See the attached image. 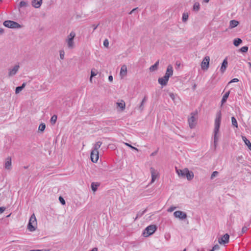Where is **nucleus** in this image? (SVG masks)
I'll list each match as a JSON object with an SVG mask.
<instances>
[{"mask_svg":"<svg viewBox=\"0 0 251 251\" xmlns=\"http://www.w3.org/2000/svg\"><path fill=\"white\" fill-rule=\"evenodd\" d=\"M221 121V111H219L217 113L216 117L215 120V127H214V142L215 144V146H216V144L218 140V134L219 131V129L220 127Z\"/></svg>","mask_w":251,"mask_h":251,"instance_id":"obj_1","label":"nucleus"},{"mask_svg":"<svg viewBox=\"0 0 251 251\" xmlns=\"http://www.w3.org/2000/svg\"><path fill=\"white\" fill-rule=\"evenodd\" d=\"M176 172L179 177L181 178H186L188 180H191L194 178V173L190 171L188 168L184 169H178L176 168Z\"/></svg>","mask_w":251,"mask_h":251,"instance_id":"obj_2","label":"nucleus"},{"mask_svg":"<svg viewBox=\"0 0 251 251\" xmlns=\"http://www.w3.org/2000/svg\"><path fill=\"white\" fill-rule=\"evenodd\" d=\"M76 34L75 32L72 31L70 32L66 39V43H67V47L70 50H72L75 47V44L74 42V38L75 37Z\"/></svg>","mask_w":251,"mask_h":251,"instance_id":"obj_3","label":"nucleus"},{"mask_svg":"<svg viewBox=\"0 0 251 251\" xmlns=\"http://www.w3.org/2000/svg\"><path fill=\"white\" fill-rule=\"evenodd\" d=\"M37 225L36 217L34 214H33L30 217L27 225V228L30 231H34L36 229Z\"/></svg>","mask_w":251,"mask_h":251,"instance_id":"obj_4","label":"nucleus"},{"mask_svg":"<svg viewBox=\"0 0 251 251\" xmlns=\"http://www.w3.org/2000/svg\"><path fill=\"white\" fill-rule=\"evenodd\" d=\"M3 25L5 27L10 28H20L22 27V25H21L16 22L11 20L4 21Z\"/></svg>","mask_w":251,"mask_h":251,"instance_id":"obj_5","label":"nucleus"},{"mask_svg":"<svg viewBox=\"0 0 251 251\" xmlns=\"http://www.w3.org/2000/svg\"><path fill=\"white\" fill-rule=\"evenodd\" d=\"M156 230V226L155 225H150L145 228L143 233L145 236L147 237L152 234Z\"/></svg>","mask_w":251,"mask_h":251,"instance_id":"obj_6","label":"nucleus"},{"mask_svg":"<svg viewBox=\"0 0 251 251\" xmlns=\"http://www.w3.org/2000/svg\"><path fill=\"white\" fill-rule=\"evenodd\" d=\"M210 57L206 56L201 63V68L203 70H207L209 66Z\"/></svg>","mask_w":251,"mask_h":251,"instance_id":"obj_7","label":"nucleus"},{"mask_svg":"<svg viewBox=\"0 0 251 251\" xmlns=\"http://www.w3.org/2000/svg\"><path fill=\"white\" fill-rule=\"evenodd\" d=\"M196 114L197 112L196 113H191V116L188 120L189 126L191 128H193L196 126V119L195 118V115Z\"/></svg>","mask_w":251,"mask_h":251,"instance_id":"obj_8","label":"nucleus"},{"mask_svg":"<svg viewBox=\"0 0 251 251\" xmlns=\"http://www.w3.org/2000/svg\"><path fill=\"white\" fill-rule=\"evenodd\" d=\"M174 215L176 218H179L180 220H184L187 217V214L185 212L182 211H176L174 213Z\"/></svg>","mask_w":251,"mask_h":251,"instance_id":"obj_9","label":"nucleus"},{"mask_svg":"<svg viewBox=\"0 0 251 251\" xmlns=\"http://www.w3.org/2000/svg\"><path fill=\"white\" fill-rule=\"evenodd\" d=\"M20 68V66L19 65H16L14 66L13 68H10L8 69V76L11 77L15 75L17 73L19 69Z\"/></svg>","mask_w":251,"mask_h":251,"instance_id":"obj_10","label":"nucleus"},{"mask_svg":"<svg viewBox=\"0 0 251 251\" xmlns=\"http://www.w3.org/2000/svg\"><path fill=\"white\" fill-rule=\"evenodd\" d=\"M229 239V235L226 233L221 238H219L218 242L220 244H226L228 243Z\"/></svg>","mask_w":251,"mask_h":251,"instance_id":"obj_11","label":"nucleus"},{"mask_svg":"<svg viewBox=\"0 0 251 251\" xmlns=\"http://www.w3.org/2000/svg\"><path fill=\"white\" fill-rule=\"evenodd\" d=\"M99 159V151H92L91 153V159L94 163H96Z\"/></svg>","mask_w":251,"mask_h":251,"instance_id":"obj_12","label":"nucleus"},{"mask_svg":"<svg viewBox=\"0 0 251 251\" xmlns=\"http://www.w3.org/2000/svg\"><path fill=\"white\" fill-rule=\"evenodd\" d=\"M173 74V67L171 65H169L167 67V70L166 73L164 75V76L169 79V77H171Z\"/></svg>","mask_w":251,"mask_h":251,"instance_id":"obj_13","label":"nucleus"},{"mask_svg":"<svg viewBox=\"0 0 251 251\" xmlns=\"http://www.w3.org/2000/svg\"><path fill=\"white\" fill-rule=\"evenodd\" d=\"M127 75V67L126 65L122 66L120 70V75L121 78H123Z\"/></svg>","mask_w":251,"mask_h":251,"instance_id":"obj_14","label":"nucleus"},{"mask_svg":"<svg viewBox=\"0 0 251 251\" xmlns=\"http://www.w3.org/2000/svg\"><path fill=\"white\" fill-rule=\"evenodd\" d=\"M168 80L169 79L164 76L159 78L158 79V83L163 86L167 85Z\"/></svg>","mask_w":251,"mask_h":251,"instance_id":"obj_15","label":"nucleus"},{"mask_svg":"<svg viewBox=\"0 0 251 251\" xmlns=\"http://www.w3.org/2000/svg\"><path fill=\"white\" fill-rule=\"evenodd\" d=\"M42 3V0H32L31 2L32 5L36 8H40Z\"/></svg>","mask_w":251,"mask_h":251,"instance_id":"obj_16","label":"nucleus"},{"mask_svg":"<svg viewBox=\"0 0 251 251\" xmlns=\"http://www.w3.org/2000/svg\"><path fill=\"white\" fill-rule=\"evenodd\" d=\"M4 167L7 170H10L11 169V158L8 157L5 160Z\"/></svg>","mask_w":251,"mask_h":251,"instance_id":"obj_17","label":"nucleus"},{"mask_svg":"<svg viewBox=\"0 0 251 251\" xmlns=\"http://www.w3.org/2000/svg\"><path fill=\"white\" fill-rule=\"evenodd\" d=\"M228 64V62L227 60V58H226L223 61V63L222 64V66L221 67L220 71L221 72L223 73L226 71L227 66Z\"/></svg>","mask_w":251,"mask_h":251,"instance_id":"obj_18","label":"nucleus"},{"mask_svg":"<svg viewBox=\"0 0 251 251\" xmlns=\"http://www.w3.org/2000/svg\"><path fill=\"white\" fill-rule=\"evenodd\" d=\"M150 170H151V182H153L155 181V180L156 179L157 175V174L155 172V170L154 168L151 167Z\"/></svg>","mask_w":251,"mask_h":251,"instance_id":"obj_19","label":"nucleus"},{"mask_svg":"<svg viewBox=\"0 0 251 251\" xmlns=\"http://www.w3.org/2000/svg\"><path fill=\"white\" fill-rule=\"evenodd\" d=\"M159 63V61H157L155 64L150 67V70L151 72L155 71L157 69Z\"/></svg>","mask_w":251,"mask_h":251,"instance_id":"obj_20","label":"nucleus"},{"mask_svg":"<svg viewBox=\"0 0 251 251\" xmlns=\"http://www.w3.org/2000/svg\"><path fill=\"white\" fill-rule=\"evenodd\" d=\"M239 22L237 21L233 20H231L229 23V27L230 28H234L238 25Z\"/></svg>","mask_w":251,"mask_h":251,"instance_id":"obj_21","label":"nucleus"},{"mask_svg":"<svg viewBox=\"0 0 251 251\" xmlns=\"http://www.w3.org/2000/svg\"><path fill=\"white\" fill-rule=\"evenodd\" d=\"M242 139L250 150L251 151V143L250 141L245 136H242Z\"/></svg>","mask_w":251,"mask_h":251,"instance_id":"obj_22","label":"nucleus"},{"mask_svg":"<svg viewBox=\"0 0 251 251\" xmlns=\"http://www.w3.org/2000/svg\"><path fill=\"white\" fill-rule=\"evenodd\" d=\"M229 91L226 92L224 94V95L223 96L222 99L221 100L222 104H223L226 101V100L229 96Z\"/></svg>","mask_w":251,"mask_h":251,"instance_id":"obj_23","label":"nucleus"},{"mask_svg":"<svg viewBox=\"0 0 251 251\" xmlns=\"http://www.w3.org/2000/svg\"><path fill=\"white\" fill-rule=\"evenodd\" d=\"M100 186V183L98 182H92L91 185V188L94 192L97 191L98 187Z\"/></svg>","mask_w":251,"mask_h":251,"instance_id":"obj_24","label":"nucleus"},{"mask_svg":"<svg viewBox=\"0 0 251 251\" xmlns=\"http://www.w3.org/2000/svg\"><path fill=\"white\" fill-rule=\"evenodd\" d=\"M101 144L102 142H101L100 141H98L96 142L94 146V149L92 151H98V150L100 147Z\"/></svg>","mask_w":251,"mask_h":251,"instance_id":"obj_25","label":"nucleus"},{"mask_svg":"<svg viewBox=\"0 0 251 251\" xmlns=\"http://www.w3.org/2000/svg\"><path fill=\"white\" fill-rule=\"evenodd\" d=\"M117 104L122 110L125 109L126 104L124 100H122L121 102H117Z\"/></svg>","mask_w":251,"mask_h":251,"instance_id":"obj_26","label":"nucleus"},{"mask_svg":"<svg viewBox=\"0 0 251 251\" xmlns=\"http://www.w3.org/2000/svg\"><path fill=\"white\" fill-rule=\"evenodd\" d=\"M242 42V40L240 38H235L233 40V45L236 47H238Z\"/></svg>","mask_w":251,"mask_h":251,"instance_id":"obj_27","label":"nucleus"},{"mask_svg":"<svg viewBox=\"0 0 251 251\" xmlns=\"http://www.w3.org/2000/svg\"><path fill=\"white\" fill-rule=\"evenodd\" d=\"M146 101H147V97H145L144 98V99L142 100V102L139 107V108L140 109L141 111L143 110V109L144 108L143 105H144V103L146 102Z\"/></svg>","mask_w":251,"mask_h":251,"instance_id":"obj_28","label":"nucleus"},{"mask_svg":"<svg viewBox=\"0 0 251 251\" xmlns=\"http://www.w3.org/2000/svg\"><path fill=\"white\" fill-rule=\"evenodd\" d=\"M231 122L233 126L238 127V123L236 118L234 117H231Z\"/></svg>","mask_w":251,"mask_h":251,"instance_id":"obj_29","label":"nucleus"},{"mask_svg":"<svg viewBox=\"0 0 251 251\" xmlns=\"http://www.w3.org/2000/svg\"><path fill=\"white\" fill-rule=\"evenodd\" d=\"M200 3L196 2L193 5V10L196 11H198L200 10Z\"/></svg>","mask_w":251,"mask_h":251,"instance_id":"obj_30","label":"nucleus"},{"mask_svg":"<svg viewBox=\"0 0 251 251\" xmlns=\"http://www.w3.org/2000/svg\"><path fill=\"white\" fill-rule=\"evenodd\" d=\"M188 17H189V15H188V13H184L182 15V21L183 22L187 21L188 19Z\"/></svg>","mask_w":251,"mask_h":251,"instance_id":"obj_31","label":"nucleus"},{"mask_svg":"<svg viewBox=\"0 0 251 251\" xmlns=\"http://www.w3.org/2000/svg\"><path fill=\"white\" fill-rule=\"evenodd\" d=\"M57 116L56 115H53L51 117V119H50V123L52 124H54L56 122V120H57Z\"/></svg>","mask_w":251,"mask_h":251,"instance_id":"obj_32","label":"nucleus"},{"mask_svg":"<svg viewBox=\"0 0 251 251\" xmlns=\"http://www.w3.org/2000/svg\"><path fill=\"white\" fill-rule=\"evenodd\" d=\"M46 128V125L44 123L41 124L38 127V130L41 131H44L45 129Z\"/></svg>","mask_w":251,"mask_h":251,"instance_id":"obj_33","label":"nucleus"},{"mask_svg":"<svg viewBox=\"0 0 251 251\" xmlns=\"http://www.w3.org/2000/svg\"><path fill=\"white\" fill-rule=\"evenodd\" d=\"M27 5V2L25 1H21L19 3V7L22 8L23 7H26Z\"/></svg>","mask_w":251,"mask_h":251,"instance_id":"obj_34","label":"nucleus"},{"mask_svg":"<svg viewBox=\"0 0 251 251\" xmlns=\"http://www.w3.org/2000/svg\"><path fill=\"white\" fill-rule=\"evenodd\" d=\"M146 212V209L142 211H139L137 213V218H140L144 214V213Z\"/></svg>","mask_w":251,"mask_h":251,"instance_id":"obj_35","label":"nucleus"},{"mask_svg":"<svg viewBox=\"0 0 251 251\" xmlns=\"http://www.w3.org/2000/svg\"><path fill=\"white\" fill-rule=\"evenodd\" d=\"M248 50V47L247 46H244L240 49V51L242 52H247Z\"/></svg>","mask_w":251,"mask_h":251,"instance_id":"obj_36","label":"nucleus"},{"mask_svg":"<svg viewBox=\"0 0 251 251\" xmlns=\"http://www.w3.org/2000/svg\"><path fill=\"white\" fill-rule=\"evenodd\" d=\"M219 172L217 171H214L211 176L210 179H213L215 177L218 176Z\"/></svg>","mask_w":251,"mask_h":251,"instance_id":"obj_37","label":"nucleus"},{"mask_svg":"<svg viewBox=\"0 0 251 251\" xmlns=\"http://www.w3.org/2000/svg\"><path fill=\"white\" fill-rule=\"evenodd\" d=\"M97 74V72H94L93 70L91 72V76L90 78V82H92V77L95 76Z\"/></svg>","mask_w":251,"mask_h":251,"instance_id":"obj_38","label":"nucleus"},{"mask_svg":"<svg viewBox=\"0 0 251 251\" xmlns=\"http://www.w3.org/2000/svg\"><path fill=\"white\" fill-rule=\"evenodd\" d=\"M103 46L108 48V46H109V41L108 40V39H105L104 41H103Z\"/></svg>","mask_w":251,"mask_h":251,"instance_id":"obj_39","label":"nucleus"},{"mask_svg":"<svg viewBox=\"0 0 251 251\" xmlns=\"http://www.w3.org/2000/svg\"><path fill=\"white\" fill-rule=\"evenodd\" d=\"M59 200L60 203L62 205H65V201L64 200V199L62 197L60 196L59 197Z\"/></svg>","mask_w":251,"mask_h":251,"instance_id":"obj_40","label":"nucleus"},{"mask_svg":"<svg viewBox=\"0 0 251 251\" xmlns=\"http://www.w3.org/2000/svg\"><path fill=\"white\" fill-rule=\"evenodd\" d=\"M22 90H23V89L20 86H18L16 88L15 93L18 94Z\"/></svg>","mask_w":251,"mask_h":251,"instance_id":"obj_41","label":"nucleus"},{"mask_svg":"<svg viewBox=\"0 0 251 251\" xmlns=\"http://www.w3.org/2000/svg\"><path fill=\"white\" fill-rule=\"evenodd\" d=\"M239 81V79L238 78H235L231 80L228 83V84H229L233 82H237Z\"/></svg>","mask_w":251,"mask_h":251,"instance_id":"obj_42","label":"nucleus"},{"mask_svg":"<svg viewBox=\"0 0 251 251\" xmlns=\"http://www.w3.org/2000/svg\"><path fill=\"white\" fill-rule=\"evenodd\" d=\"M247 229H248V228L247 226H243L242 228V231H241L242 234L245 233L247 231Z\"/></svg>","mask_w":251,"mask_h":251,"instance_id":"obj_43","label":"nucleus"},{"mask_svg":"<svg viewBox=\"0 0 251 251\" xmlns=\"http://www.w3.org/2000/svg\"><path fill=\"white\" fill-rule=\"evenodd\" d=\"M64 51H60V57L61 59H63L64 57Z\"/></svg>","mask_w":251,"mask_h":251,"instance_id":"obj_44","label":"nucleus"},{"mask_svg":"<svg viewBox=\"0 0 251 251\" xmlns=\"http://www.w3.org/2000/svg\"><path fill=\"white\" fill-rule=\"evenodd\" d=\"M126 145L128 146V147H129L130 148H131L132 149H133V150H138V149L133 146H132L131 145H130V144H129L128 143H125Z\"/></svg>","mask_w":251,"mask_h":251,"instance_id":"obj_45","label":"nucleus"},{"mask_svg":"<svg viewBox=\"0 0 251 251\" xmlns=\"http://www.w3.org/2000/svg\"><path fill=\"white\" fill-rule=\"evenodd\" d=\"M169 96L170 97V98L173 100H174L175 99V95L174 93H169Z\"/></svg>","mask_w":251,"mask_h":251,"instance_id":"obj_46","label":"nucleus"},{"mask_svg":"<svg viewBox=\"0 0 251 251\" xmlns=\"http://www.w3.org/2000/svg\"><path fill=\"white\" fill-rule=\"evenodd\" d=\"M176 208V207L175 206H171L168 209V211L169 212H172L174 210H175V209Z\"/></svg>","mask_w":251,"mask_h":251,"instance_id":"obj_47","label":"nucleus"},{"mask_svg":"<svg viewBox=\"0 0 251 251\" xmlns=\"http://www.w3.org/2000/svg\"><path fill=\"white\" fill-rule=\"evenodd\" d=\"M219 248H220V247H219V246L218 245H214V246H213V248H212V249H213V250L215 251V250H219Z\"/></svg>","mask_w":251,"mask_h":251,"instance_id":"obj_48","label":"nucleus"},{"mask_svg":"<svg viewBox=\"0 0 251 251\" xmlns=\"http://www.w3.org/2000/svg\"><path fill=\"white\" fill-rule=\"evenodd\" d=\"M5 210V208L4 207H0V214L3 213Z\"/></svg>","mask_w":251,"mask_h":251,"instance_id":"obj_49","label":"nucleus"},{"mask_svg":"<svg viewBox=\"0 0 251 251\" xmlns=\"http://www.w3.org/2000/svg\"><path fill=\"white\" fill-rule=\"evenodd\" d=\"M99 24H98L97 25H93L92 26L93 27V30L94 31L96 28L98 27Z\"/></svg>","mask_w":251,"mask_h":251,"instance_id":"obj_50","label":"nucleus"},{"mask_svg":"<svg viewBox=\"0 0 251 251\" xmlns=\"http://www.w3.org/2000/svg\"><path fill=\"white\" fill-rule=\"evenodd\" d=\"M138 9V8H133L130 12H129V14H132L133 12H134L137 9Z\"/></svg>","mask_w":251,"mask_h":251,"instance_id":"obj_51","label":"nucleus"},{"mask_svg":"<svg viewBox=\"0 0 251 251\" xmlns=\"http://www.w3.org/2000/svg\"><path fill=\"white\" fill-rule=\"evenodd\" d=\"M4 33V29L2 28H0V35L3 34Z\"/></svg>","mask_w":251,"mask_h":251,"instance_id":"obj_52","label":"nucleus"},{"mask_svg":"<svg viewBox=\"0 0 251 251\" xmlns=\"http://www.w3.org/2000/svg\"><path fill=\"white\" fill-rule=\"evenodd\" d=\"M108 79L110 81H112L113 80V76L112 75H109L108 76Z\"/></svg>","mask_w":251,"mask_h":251,"instance_id":"obj_53","label":"nucleus"},{"mask_svg":"<svg viewBox=\"0 0 251 251\" xmlns=\"http://www.w3.org/2000/svg\"><path fill=\"white\" fill-rule=\"evenodd\" d=\"M25 85H26V83L24 82L22 84V86H21L20 87L23 89L25 87Z\"/></svg>","mask_w":251,"mask_h":251,"instance_id":"obj_54","label":"nucleus"},{"mask_svg":"<svg viewBox=\"0 0 251 251\" xmlns=\"http://www.w3.org/2000/svg\"><path fill=\"white\" fill-rule=\"evenodd\" d=\"M242 158H243L242 156H238L237 157V160L239 161L240 160H241L242 159Z\"/></svg>","mask_w":251,"mask_h":251,"instance_id":"obj_55","label":"nucleus"},{"mask_svg":"<svg viewBox=\"0 0 251 251\" xmlns=\"http://www.w3.org/2000/svg\"><path fill=\"white\" fill-rule=\"evenodd\" d=\"M91 251H98V249L97 248H94Z\"/></svg>","mask_w":251,"mask_h":251,"instance_id":"obj_56","label":"nucleus"},{"mask_svg":"<svg viewBox=\"0 0 251 251\" xmlns=\"http://www.w3.org/2000/svg\"><path fill=\"white\" fill-rule=\"evenodd\" d=\"M38 251H47L46 250H37Z\"/></svg>","mask_w":251,"mask_h":251,"instance_id":"obj_57","label":"nucleus"},{"mask_svg":"<svg viewBox=\"0 0 251 251\" xmlns=\"http://www.w3.org/2000/svg\"><path fill=\"white\" fill-rule=\"evenodd\" d=\"M29 251H38L37 250H31Z\"/></svg>","mask_w":251,"mask_h":251,"instance_id":"obj_58","label":"nucleus"},{"mask_svg":"<svg viewBox=\"0 0 251 251\" xmlns=\"http://www.w3.org/2000/svg\"><path fill=\"white\" fill-rule=\"evenodd\" d=\"M176 64L178 65V66L180 65V63H178V62H176Z\"/></svg>","mask_w":251,"mask_h":251,"instance_id":"obj_59","label":"nucleus"},{"mask_svg":"<svg viewBox=\"0 0 251 251\" xmlns=\"http://www.w3.org/2000/svg\"><path fill=\"white\" fill-rule=\"evenodd\" d=\"M170 236L169 235V237L168 238V237H167L166 236H165V238L167 239V240L169 239V238H170Z\"/></svg>","mask_w":251,"mask_h":251,"instance_id":"obj_60","label":"nucleus"},{"mask_svg":"<svg viewBox=\"0 0 251 251\" xmlns=\"http://www.w3.org/2000/svg\"><path fill=\"white\" fill-rule=\"evenodd\" d=\"M204 1H205L206 2H209V0H203Z\"/></svg>","mask_w":251,"mask_h":251,"instance_id":"obj_61","label":"nucleus"},{"mask_svg":"<svg viewBox=\"0 0 251 251\" xmlns=\"http://www.w3.org/2000/svg\"><path fill=\"white\" fill-rule=\"evenodd\" d=\"M248 64H249V65H250V66H251V62H249Z\"/></svg>","mask_w":251,"mask_h":251,"instance_id":"obj_62","label":"nucleus"},{"mask_svg":"<svg viewBox=\"0 0 251 251\" xmlns=\"http://www.w3.org/2000/svg\"><path fill=\"white\" fill-rule=\"evenodd\" d=\"M196 84H195V85H194V86H193V88H194V89H195V88H196Z\"/></svg>","mask_w":251,"mask_h":251,"instance_id":"obj_63","label":"nucleus"},{"mask_svg":"<svg viewBox=\"0 0 251 251\" xmlns=\"http://www.w3.org/2000/svg\"><path fill=\"white\" fill-rule=\"evenodd\" d=\"M27 168H28V167H27V166H25V167H24V168H25V169H27Z\"/></svg>","mask_w":251,"mask_h":251,"instance_id":"obj_64","label":"nucleus"}]
</instances>
